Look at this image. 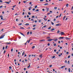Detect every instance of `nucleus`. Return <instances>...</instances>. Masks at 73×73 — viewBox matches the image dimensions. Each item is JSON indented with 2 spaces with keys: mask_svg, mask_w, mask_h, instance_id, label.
Here are the masks:
<instances>
[{
  "mask_svg": "<svg viewBox=\"0 0 73 73\" xmlns=\"http://www.w3.org/2000/svg\"><path fill=\"white\" fill-rule=\"evenodd\" d=\"M24 54H25V52H23L22 53V55L24 56Z\"/></svg>",
  "mask_w": 73,
  "mask_h": 73,
  "instance_id": "18",
  "label": "nucleus"
},
{
  "mask_svg": "<svg viewBox=\"0 0 73 73\" xmlns=\"http://www.w3.org/2000/svg\"><path fill=\"white\" fill-rule=\"evenodd\" d=\"M54 9H57V7H54Z\"/></svg>",
  "mask_w": 73,
  "mask_h": 73,
  "instance_id": "49",
  "label": "nucleus"
},
{
  "mask_svg": "<svg viewBox=\"0 0 73 73\" xmlns=\"http://www.w3.org/2000/svg\"><path fill=\"white\" fill-rule=\"evenodd\" d=\"M68 64H69V61H68Z\"/></svg>",
  "mask_w": 73,
  "mask_h": 73,
  "instance_id": "56",
  "label": "nucleus"
},
{
  "mask_svg": "<svg viewBox=\"0 0 73 73\" xmlns=\"http://www.w3.org/2000/svg\"><path fill=\"white\" fill-rule=\"evenodd\" d=\"M65 18H66V16H65L64 17H63V20H64L65 19Z\"/></svg>",
  "mask_w": 73,
  "mask_h": 73,
  "instance_id": "13",
  "label": "nucleus"
},
{
  "mask_svg": "<svg viewBox=\"0 0 73 73\" xmlns=\"http://www.w3.org/2000/svg\"><path fill=\"white\" fill-rule=\"evenodd\" d=\"M52 65H50L49 66V67H50V68H51V67H52Z\"/></svg>",
  "mask_w": 73,
  "mask_h": 73,
  "instance_id": "37",
  "label": "nucleus"
},
{
  "mask_svg": "<svg viewBox=\"0 0 73 73\" xmlns=\"http://www.w3.org/2000/svg\"><path fill=\"white\" fill-rule=\"evenodd\" d=\"M20 34H21V35H22L23 36H24V37H25V35H24V34H23V33L21 32H20Z\"/></svg>",
  "mask_w": 73,
  "mask_h": 73,
  "instance_id": "7",
  "label": "nucleus"
},
{
  "mask_svg": "<svg viewBox=\"0 0 73 73\" xmlns=\"http://www.w3.org/2000/svg\"><path fill=\"white\" fill-rule=\"evenodd\" d=\"M54 52H56V50L54 49Z\"/></svg>",
  "mask_w": 73,
  "mask_h": 73,
  "instance_id": "59",
  "label": "nucleus"
},
{
  "mask_svg": "<svg viewBox=\"0 0 73 73\" xmlns=\"http://www.w3.org/2000/svg\"><path fill=\"white\" fill-rule=\"evenodd\" d=\"M30 34L31 35H32V31H31L30 32Z\"/></svg>",
  "mask_w": 73,
  "mask_h": 73,
  "instance_id": "54",
  "label": "nucleus"
},
{
  "mask_svg": "<svg viewBox=\"0 0 73 73\" xmlns=\"http://www.w3.org/2000/svg\"><path fill=\"white\" fill-rule=\"evenodd\" d=\"M6 52V51H5V50L4 51V52H3V53L4 54H5V53Z\"/></svg>",
  "mask_w": 73,
  "mask_h": 73,
  "instance_id": "42",
  "label": "nucleus"
},
{
  "mask_svg": "<svg viewBox=\"0 0 73 73\" xmlns=\"http://www.w3.org/2000/svg\"><path fill=\"white\" fill-rule=\"evenodd\" d=\"M53 33H50L49 34H48V35H50V34H53Z\"/></svg>",
  "mask_w": 73,
  "mask_h": 73,
  "instance_id": "30",
  "label": "nucleus"
},
{
  "mask_svg": "<svg viewBox=\"0 0 73 73\" xmlns=\"http://www.w3.org/2000/svg\"><path fill=\"white\" fill-rule=\"evenodd\" d=\"M5 35L4 34L3 35H1V36L0 37V39H1V38H4V36H5Z\"/></svg>",
  "mask_w": 73,
  "mask_h": 73,
  "instance_id": "1",
  "label": "nucleus"
},
{
  "mask_svg": "<svg viewBox=\"0 0 73 73\" xmlns=\"http://www.w3.org/2000/svg\"><path fill=\"white\" fill-rule=\"evenodd\" d=\"M16 5H14V6H13V8H15V7H16Z\"/></svg>",
  "mask_w": 73,
  "mask_h": 73,
  "instance_id": "43",
  "label": "nucleus"
},
{
  "mask_svg": "<svg viewBox=\"0 0 73 73\" xmlns=\"http://www.w3.org/2000/svg\"><path fill=\"white\" fill-rule=\"evenodd\" d=\"M54 46H56V43H55L54 45Z\"/></svg>",
  "mask_w": 73,
  "mask_h": 73,
  "instance_id": "41",
  "label": "nucleus"
},
{
  "mask_svg": "<svg viewBox=\"0 0 73 73\" xmlns=\"http://www.w3.org/2000/svg\"><path fill=\"white\" fill-rule=\"evenodd\" d=\"M43 19H44V20H45V21H47V19H46V18H43Z\"/></svg>",
  "mask_w": 73,
  "mask_h": 73,
  "instance_id": "23",
  "label": "nucleus"
},
{
  "mask_svg": "<svg viewBox=\"0 0 73 73\" xmlns=\"http://www.w3.org/2000/svg\"><path fill=\"white\" fill-rule=\"evenodd\" d=\"M33 44V42H31L30 43V45H31L32 44Z\"/></svg>",
  "mask_w": 73,
  "mask_h": 73,
  "instance_id": "58",
  "label": "nucleus"
},
{
  "mask_svg": "<svg viewBox=\"0 0 73 73\" xmlns=\"http://www.w3.org/2000/svg\"><path fill=\"white\" fill-rule=\"evenodd\" d=\"M11 52H12L13 51V48H12L11 50Z\"/></svg>",
  "mask_w": 73,
  "mask_h": 73,
  "instance_id": "61",
  "label": "nucleus"
},
{
  "mask_svg": "<svg viewBox=\"0 0 73 73\" xmlns=\"http://www.w3.org/2000/svg\"><path fill=\"white\" fill-rule=\"evenodd\" d=\"M35 48V46H33L32 47V49H33V48Z\"/></svg>",
  "mask_w": 73,
  "mask_h": 73,
  "instance_id": "31",
  "label": "nucleus"
},
{
  "mask_svg": "<svg viewBox=\"0 0 73 73\" xmlns=\"http://www.w3.org/2000/svg\"><path fill=\"white\" fill-rule=\"evenodd\" d=\"M45 41V39H43L40 40V41Z\"/></svg>",
  "mask_w": 73,
  "mask_h": 73,
  "instance_id": "15",
  "label": "nucleus"
},
{
  "mask_svg": "<svg viewBox=\"0 0 73 73\" xmlns=\"http://www.w3.org/2000/svg\"><path fill=\"white\" fill-rule=\"evenodd\" d=\"M51 31H55V30L53 28L52 29H51Z\"/></svg>",
  "mask_w": 73,
  "mask_h": 73,
  "instance_id": "24",
  "label": "nucleus"
},
{
  "mask_svg": "<svg viewBox=\"0 0 73 73\" xmlns=\"http://www.w3.org/2000/svg\"><path fill=\"white\" fill-rule=\"evenodd\" d=\"M25 25H29V24L27 23L25 24Z\"/></svg>",
  "mask_w": 73,
  "mask_h": 73,
  "instance_id": "21",
  "label": "nucleus"
},
{
  "mask_svg": "<svg viewBox=\"0 0 73 73\" xmlns=\"http://www.w3.org/2000/svg\"><path fill=\"white\" fill-rule=\"evenodd\" d=\"M30 41H31V40H29V41L28 40H27V43H29L30 42Z\"/></svg>",
  "mask_w": 73,
  "mask_h": 73,
  "instance_id": "11",
  "label": "nucleus"
},
{
  "mask_svg": "<svg viewBox=\"0 0 73 73\" xmlns=\"http://www.w3.org/2000/svg\"><path fill=\"white\" fill-rule=\"evenodd\" d=\"M60 34L61 35H64L65 34V33H64L63 32H60Z\"/></svg>",
  "mask_w": 73,
  "mask_h": 73,
  "instance_id": "4",
  "label": "nucleus"
},
{
  "mask_svg": "<svg viewBox=\"0 0 73 73\" xmlns=\"http://www.w3.org/2000/svg\"><path fill=\"white\" fill-rule=\"evenodd\" d=\"M22 25V23H20L18 25Z\"/></svg>",
  "mask_w": 73,
  "mask_h": 73,
  "instance_id": "47",
  "label": "nucleus"
},
{
  "mask_svg": "<svg viewBox=\"0 0 73 73\" xmlns=\"http://www.w3.org/2000/svg\"><path fill=\"white\" fill-rule=\"evenodd\" d=\"M37 5H36L35 7V8H37Z\"/></svg>",
  "mask_w": 73,
  "mask_h": 73,
  "instance_id": "33",
  "label": "nucleus"
},
{
  "mask_svg": "<svg viewBox=\"0 0 73 73\" xmlns=\"http://www.w3.org/2000/svg\"><path fill=\"white\" fill-rule=\"evenodd\" d=\"M16 21H18V19H17L16 20Z\"/></svg>",
  "mask_w": 73,
  "mask_h": 73,
  "instance_id": "57",
  "label": "nucleus"
},
{
  "mask_svg": "<svg viewBox=\"0 0 73 73\" xmlns=\"http://www.w3.org/2000/svg\"><path fill=\"white\" fill-rule=\"evenodd\" d=\"M68 71L69 72H70V68H68Z\"/></svg>",
  "mask_w": 73,
  "mask_h": 73,
  "instance_id": "32",
  "label": "nucleus"
},
{
  "mask_svg": "<svg viewBox=\"0 0 73 73\" xmlns=\"http://www.w3.org/2000/svg\"><path fill=\"white\" fill-rule=\"evenodd\" d=\"M46 10L47 11H49V8H47L46 7Z\"/></svg>",
  "mask_w": 73,
  "mask_h": 73,
  "instance_id": "17",
  "label": "nucleus"
},
{
  "mask_svg": "<svg viewBox=\"0 0 73 73\" xmlns=\"http://www.w3.org/2000/svg\"><path fill=\"white\" fill-rule=\"evenodd\" d=\"M11 42H9V43L8 42H7L6 44H11Z\"/></svg>",
  "mask_w": 73,
  "mask_h": 73,
  "instance_id": "28",
  "label": "nucleus"
},
{
  "mask_svg": "<svg viewBox=\"0 0 73 73\" xmlns=\"http://www.w3.org/2000/svg\"><path fill=\"white\" fill-rule=\"evenodd\" d=\"M20 29H24V28L23 27H21L20 28Z\"/></svg>",
  "mask_w": 73,
  "mask_h": 73,
  "instance_id": "19",
  "label": "nucleus"
},
{
  "mask_svg": "<svg viewBox=\"0 0 73 73\" xmlns=\"http://www.w3.org/2000/svg\"><path fill=\"white\" fill-rule=\"evenodd\" d=\"M70 55H69L68 56V58H70Z\"/></svg>",
  "mask_w": 73,
  "mask_h": 73,
  "instance_id": "44",
  "label": "nucleus"
},
{
  "mask_svg": "<svg viewBox=\"0 0 73 73\" xmlns=\"http://www.w3.org/2000/svg\"><path fill=\"white\" fill-rule=\"evenodd\" d=\"M64 38H65V39H66L67 40H70V38H68L67 37H66Z\"/></svg>",
  "mask_w": 73,
  "mask_h": 73,
  "instance_id": "5",
  "label": "nucleus"
},
{
  "mask_svg": "<svg viewBox=\"0 0 73 73\" xmlns=\"http://www.w3.org/2000/svg\"><path fill=\"white\" fill-rule=\"evenodd\" d=\"M53 40V39H48V41H51Z\"/></svg>",
  "mask_w": 73,
  "mask_h": 73,
  "instance_id": "2",
  "label": "nucleus"
},
{
  "mask_svg": "<svg viewBox=\"0 0 73 73\" xmlns=\"http://www.w3.org/2000/svg\"><path fill=\"white\" fill-rule=\"evenodd\" d=\"M45 32H43V34H45Z\"/></svg>",
  "mask_w": 73,
  "mask_h": 73,
  "instance_id": "55",
  "label": "nucleus"
},
{
  "mask_svg": "<svg viewBox=\"0 0 73 73\" xmlns=\"http://www.w3.org/2000/svg\"><path fill=\"white\" fill-rule=\"evenodd\" d=\"M50 38V36H48V37H47L46 38L48 39V38Z\"/></svg>",
  "mask_w": 73,
  "mask_h": 73,
  "instance_id": "27",
  "label": "nucleus"
},
{
  "mask_svg": "<svg viewBox=\"0 0 73 73\" xmlns=\"http://www.w3.org/2000/svg\"><path fill=\"white\" fill-rule=\"evenodd\" d=\"M48 5V3H45L44 4V5Z\"/></svg>",
  "mask_w": 73,
  "mask_h": 73,
  "instance_id": "20",
  "label": "nucleus"
},
{
  "mask_svg": "<svg viewBox=\"0 0 73 73\" xmlns=\"http://www.w3.org/2000/svg\"><path fill=\"white\" fill-rule=\"evenodd\" d=\"M29 34V31L27 33V35H28Z\"/></svg>",
  "mask_w": 73,
  "mask_h": 73,
  "instance_id": "39",
  "label": "nucleus"
},
{
  "mask_svg": "<svg viewBox=\"0 0 73 73\" xmlns=\"http://www.w3.org/2000/svg\"><path fill=\"white\" fill-rule=\"evenodd\" d=\"M51 24L52 25H54V23H53L52 22H51Z\"/></svg>",
  "mask_w": 73,
  "mask_h": 73,
  "instance_id": "38",
  "label": "nucleus"
},
{
  "mask_svg": "<svg viewBox=\"0 0 73 73\" xmlns=\"http://www.w3.org/2000/svg\"><path fill=\"white\" fill-rule=\"evenodd\" d=\"M5 3H7L8 4H9V2H5Z\"/></svg>",
  "mask_w": 73,
  "mask_h": 73,
  "instance_id": "16",
  "label": "nucleus"
},
{
  "mask_svg": "<svg viewBox=\"0 0 73 73\" xmlns=\"http://www.w3.org/2000/svg\"><path fill=\"white\" fill-rule=\"evenodd\" d=\"M30 66H31V65L29 64V66L27 67L28 68H29V67H30Z\"/></svg>",
  "mask_w": 73,
  "mask_h": 73,
  "instance_id": "34",
  "label": "nucleus"
},
{
  "mask_svg": "<svg viewBox=\"0 0 73 73\" xmlns=\"http://www.w3.org/2000/svg\"><path fill=\"white\" fill-rule=\"evenodd\" d=\"M43 27L44 28H46V25H44V26H43Z\"/></svg>",
  "mask_w": 73,
  "mask_h": 73,
  "instance_id": "36",
  "label": "nucleus"
},
{
  "mask_svg": "<svg viewBox=\"0 0 73 73\" xmlns=\"http://www.w3.org/2000/svg\"><path fill=\"white\" fill-rule=\"evenodd\" d=\"M51 28V27H49L48 29H50Z\"/></svg>",
  "mask_w": 73,
  "mask_h": 73,
  "instance_id": "50",
  "label": "nucleus"
},
{
  "mask_svg": "<svg viewBox=\"0 0 73 73\" xmlns=\"http://www.w3.org/2000/svg\"><path fill=\"white\" fill-rule=\"evenodd\" d=\"M53 40L54 41H57V40H58V39H53Z\"/></svg>",
  "mask_w": 73,
  "mask_h": 73,
  "instance_id": "12",
  "label": "nucleus"
},
{
  "mask_svg": "<svg viewBox=\"0 0 73 73\" xmlns=\"http://www.w3.org/2000/svg\"><path fill=\"white\" fill-rule=\"evenodd\" d=\"M3 5H2L0 7V8H1L2 7H3Z\"/></svg>",
  "mask_w": 73,
  "mask_h": 73,
  "instance_id": "51",
  "label": "nucleus"
},
{
  "mask_svg": "<svg viewBox=\"0 0 73 73\" xmlns=\"http://www.w3.org/2000/svg\"><path fill=\"white\" fill-rule=\"evenodd\" d=\"M64 38V37H59L58 38V39H63Z\"/></svg>",
  "mask_w": 73,
  "mask_h": 73,
  "instance_id": "9",
  "label": "nucleus"
},
{
  "mask_svg": "<svg viewBox=\"0 0 73 73\" xmlns=\"http://www.w3.org/2000/svg\"><path fill=\"white\" fill-rule=\"evenodd\" d=\"M73 9V6H72L71 9V10H72V9Z\"/></svg>",
  "mask_w": 73,
  "mask_h": 73,
  "instance_id": "64",
  "label": "nucleus"
},
{
  "mask_svg": "<svg viewBox=\"0 0 73 73\" xmlns=\"http://www.w3.org/2000/svg\"><path fill=\"white\" fill-rule=\"evenodd\" d=\"M9 69H12V67L11 66H9Z\"/></svg>",
  "mask_w": 73,
  "mask_h": 73,
  "instance_id": "52",
  "label": "nucleus"
},
{
  "mask_svg": "<svg viewBox=\"0 0 73 73\" xmlns=\"http://www.w3.org/2000/svg\"><path fill=\"white\" fill-rule=\"evenodd\" d=\"M7 48H8V46L7 45L6 46L5 49H7Z\"/></svg>",
  "mask_w": 73,
  "mask_h": 73,
  "instance_id": "46",
  "label": "nucleus"
},
{
  "mask_svg": "<svg viewBox=\"0 0 73 73\" xmlns=\"http://www.w3.org/2000/svg\"><path fill=\"white\" fill-rule=\"evenodd\" d=\"M35 10V9L34 8L33 9V11H34Z\"/></svg>",
  "mask_w": 73,
  "mask_h": 73,
  "instance_id": "53",
  "label": "nucleus"
},
{
  "mask_svg": "<svg viewBox=\"0 0 73 73\" xmlns=\"http://www.w3.org/2000/svg\"><path fill=\"white\" fill-rule=\"evenodd\" d=\"M60 25H61L60 23L56 25V26H57V27L60 26Z\"/></svg>",
  "mask_w": 73,
  "mask_h": 73,
  "instance_id": "3",
  "label": "nucleus"
},
{
  "mask_svg": "<svg viewBox=\"0 0 73 73\" xmlns=\"http://www.w3.org/2000/svg\"><path fill=\"white\" fill-rule=\"evenodd\" d=\"M4 49H5V47H3V49L4 50Z\"/></svg>",
  "mask_w": 73,
  "mask_h": 73,
  "instance_id": "63",
  "label": "nucleus"
},
{
  "mask_svg": "<svg viewBox=\"0 0 73 73\" xmlns=\"http://www.w3.org/2000/svg\"><path fill=\"white\" fill-rule=\"evenodd\" d=\"M60 31L59 30H58L57 32V33H60Z\"/></svg>",
  "mask_w": 73,
  "mask_h": 73,
  "instance_id": "29",
  "label": "nucleus"
},
{
  "mask_svg": "<svg viewBox=\"0 0 73 73\" xmlns=\"http://www.w3.org/2000/svg\"><path fill=\"white\" fill-rule=\"evenodd\" d=\"M42 54H41L39 55V57H40V58H42Z\"/></svg>",
  "mask_w": 73,
  "mask_h": 73,
  "instance_id": "8",
  "label": "nucleus"
},
{
  "mask_svg": "<svg viewBox=\"0 0 73 73\" xmlns=\"http://www.w3.org/2000/svg\"><path fill=\"white\" fill-rule=\"evenodd\" d=\"M20 34H21V35H22L23 36H24V37H25V35H24V34H23V33L21 32H20Z\"/></svg>",
  "mask_w": 73,
  "mask_h": 73,
  "instance_id": "6",
  "label": "nucleus"
},
{
  "mask_svg": "<svg viewBox=\"0 0 73 73\" xmlns=\"http://www.w3.org/2000/svg\"><path fill=\"white\" fill-rule=\"evenodd\" d=\"M0 3H3V1L2 0H0Z\"/></svg>",
  "mask_w": 73,
  "mask_h": 73,
  "instance_id": "35",
  "label": "nucleus"
},
{
  "mask_svg": "<svg viewBox=\"0 0 73 73\" xmlns=\"http://www.w3.org/2000/svg\"><path fill=\"white\" fill-rule=\"evenodd\" d=\"M56 57V56H53L51 58H54Z\"/></svg>",
  "mask_w": 73,
  "mask_h": 73,
  "instance_id": "14",
  "label": "nucleus"
},
{
  "mask_svg": "<svg viewBox=\"0 0 73 73\" xmlns=\"http://www.w3.org/2000/svg\"><path fill=\"white\" fill-rule=\"evenodd\" d=\"M68 5H69V4L67 3V4H66V7H68Z\"/></svg>",
  "mask_w": 73,
  "mask_h": 73,
  "instance_id": "25",
  "label": "nucleus"
},
{
  "mask_svg": "<svg viewBox=\"0 0 73 73\" xmlns=\"http://www.w3.org/2000/svg\"><path fill=\"white\" fill-rule=\"evenodd\" d=\"M64 67H65V66H62L61 67V69H63V68H64Z\"/></svg>",
  "mask_w": 73,
  "mask_h": 73,
  "instance_id": "10",
  "label": "nucleus"
},
{
  "mask_svg": "<svg viewBox=\"0 0 73 73\" xmlns=\"http://www.w3.org/2000/svg\"><path fill=\"white\" fill-rule=\"evenodd\" d=\"M50 13H48L47 14V15H50Z\"/></svg>",
  "mask_w": 73,
  "mask_h": 73,
  "instance_id": "40",
  "label": "nucleus"
},
{
  "mask_svg": "<svg viewBox=\"0 0 73 73\" xmlns=\"http://www.w3.org/2000/svg\"><path fill=\"white\" fill-rule=\"evenodd\" d=\"M40 1H44V0H40Z\"/></svg>",
  "mask_w": 73,
  "mask_h": 73,
  "instance_id": "62",
  "label": "nucleus"
},
{
  "mask_svg": "<svg viewBox=\"0 0 73 73\" xmlns=\"http://www.w3.org/2000/svg\"><path fill=\"white\" fill-rule=\"evenodd\" d=\"M24 14H24V12H23V13H22L23 15H24Z\"/></svg>",
  "mask_w": 73,
  "mask_h": 73,
  "instance_id": "60",
  "label": "nucleus"
},
{
  "mask_svg": "<svg viewBox=\"0 0 73 73\" xmlns=\"http://www.w3.org/2000/svg\"><path fill=\"white\" fill-rule=\"evenodd\" d=\"M28 14H29V15H31V13L30 12H28Z\"/></svg>",
  "mask_w": 73,
  "mask_h": 73,
  "instance_id": "26",
  "label": "nucleus"
},
{
  "mask_svg": "<svg viewBox=\"0 0 73 73\" xmlns=\"http://www.w3.org/2000/svg\"><path fill=\"white\" fill-rule=\"evenodd\" d=\"M38 11H39V10L38 9H37L35 10V12H38Z\"/></svg>",
  "mask_w": 73,
  "mask_h": 73,
  "instance_id": "22",
  "label": "nucleus"
},
{
  "mask_svg": "<svg viewBox=\"0 0 73 73\" xmlns=\"http://www.w3.org/2000/svg\"><path fill=\"white\" fill-rule=\"evenodd\" d=\"M32 18L33 19V18H34L35 17V16H33L32 17Z\"/></svg>",
  "mask_w": 73,
  "mask_h": 73,
  "instance_id": "45",
  "label": "nucleus"
},
{
  "mask_svg": "<svg viewBox=\"0 0 73 73\" xmlns=\"http://www.w3.org/2000/svg\"><path fill=\"white\" fill-rule=\"evenodd\" d=\"M33 30H35V29H36V28H34L33 29Z\"/></svg>",
  "mask_w": 73,
  "mask_h": 73,
  "instance_id": "48",
  "label": "nucleus"
}]
</instances>
